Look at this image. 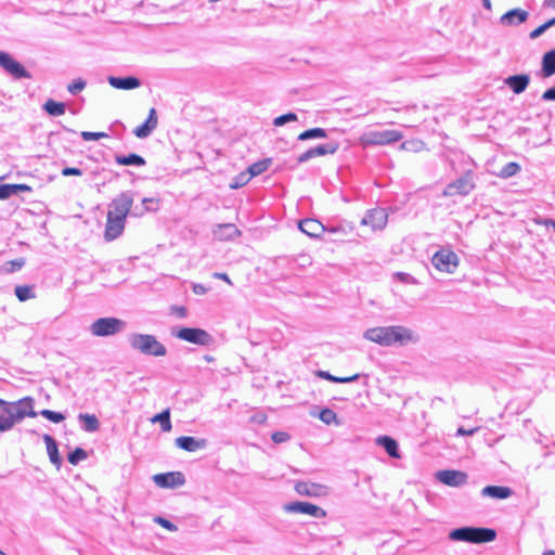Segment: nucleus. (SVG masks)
<instances>
[{
  "mask_svg": "<svg viewBox=\"0 0 555 555\" xmlns=\"http://www.w3.org/2000/svg\"><path fill=\"white\" fill-rule=\"evenodd\" d=\"M364 337L382 346H391L395 344L402 346L417 339L412 330L399 325L370 328L364 333Z\"/></svg>",
  "mask_w": 555,
  "mask_h": 555,
  "instance_id": "obj_1",
  "label": "nucleus"
},
{
  "mask_svg": "<svg viewBox=\"0 0 555 555\" xmlns=\"http://www.w3.org/2000/svg\"><path fill=\"white\" fill-rule=\"evenodd\" d=\"M26 416H36V412L33 410V399L24 398L16 402L0 399V433L10 430Z\"/></svg>",
  "mask_w": 555,
  "mask_h": 555,
  "instance_id": "obj_2",
  "label": "nucleus"
},
{
  "mask_svg": "<svg viewBox=\"0 0 555 555\" xmlns=\"http://www.w3.org/2000/svg\"><path fill=\"white\" fill-rule=\"evenodd\" d=\"M449 538L453 541L481 544L494 541L496 532L490 528L463 527L452 530Z\"/></svg>",
  "mask_w": 555,
  "mask_h": 555,
  "instance_id": "obj_3",
  "label": "nucleus"
},
{
  "mask_svg": "<svg viewBox=\"0 0 555 555\" xmlns=\"http://www.w3.org/2000/svg\"><path fill=\"white\" fill-rule=\"evenodd\" d=\"M131 346L145 354L163 357L166 354V348L155 336L149 334H138L131 338Z\"/></svg>",
  "mask_w": 555,
  "mask_h": 555,
  "instance_id": "obj_4",
  "label": "nucleus"
},
{
  "mask_svg": "<svg viewBox=\"0 0 555 555\" xmlns=\"http://www.w3.org/2000/svg\"><path fill=\"white\" fill-rule=\"evenodd\" d=\"M431 263L440 272L453 273L460 264V259L453 250L441 248L433 256Z\"/></svg>",
  "mask_w": 555,
  "mask_h": 555,
  "instance_id": "obj_5",
  "label": "nucleus"
},
{
  "mask_svg": "<svg viewBox=\"0 0 555 555\" xmlns=\"http://www.w3.org/2000/svg\"><path fill=\"white\" fill-rule=\"evenodd\" d=\"M124 324L125 323L117 318H100L91 324L90 331L94 336H109L120 332Z\"/></svg>",
  "mask_w": 555,
  "mask_h": 555,
  "instance_id": "obj_6",
  "label": "nucleus"
},
{
  "mask_svg": "<svg viewBox=\"0 0 555 555\" xmlns=\"http://www.w3.org/2000/svg\"><path fill=\"white\" fill-rule=\"evenodd\" d=\"M403 139L399 130L371 131L362 137V142L370 145H386Z\"/></svg>",
  "mask_w": 555,
  "mask_h": 555,
  "instance_id": "obj_7",
  "label": "nucleus"
},
{
  "mask_svg": "<svg viewBox=\"0 0 555 555\" xmlns=\"http://www.w3.org/2000/svg\"><path fill=\"white\" fill-rule=\"evenodd\" d=\"M473 171L467 170L462 177L448 184L443 196L467 195L474 188Z\"/></svg>",
  "mask_w": 555,
  "mask_h": 555,
  "instance_id": "obj_8",
  "label": "nucleus"
},
{
  "mask_svg": "<svg viewBox=\"0 0 555 555\" xmlns=\"http://www.w3.org/2000/svg\"><path fill=\"white\" fill-rule=\"evenodd\" d=\"M133 204V198L127 193H121L115 197L109 204L108 211L115 217H119L126 221Z\"/></svg>",
  "mask_w": 555,
  "mask_h": 555,
  "instance_id": "obj_9",
  "label": "nucleus"
},
{
  "mask_svg": "<svg viewBox=\"0 0 555 555\" xmlns=\"http://www.w3.org/2000/svg\"><path fill=\"white\" fill-rule=\"evenodd\" d=\"M176 337L196 345H208L211 341L210 335L202 328L183 327L179 330Z\"/></svg>",
  "mask_w": 555,
  "mask_h": 555,
  "instance_id": "obj_10",
  "label": "nucleus"
},
{
  "mask_svg": "<svg viewBox=\"0 0 555 555\" xmlns=\"http://www.w3.org/2000/svg\"><path fill=\"white\" fill-rule=\"evenodd\" d=\"M0 66L15 78L31 77L24 66L7 52H0Z\"/></svg>",
  "mask_w": 555,
  "mask_h": 555,
  "instance_id": "obj_11",
  "label": "nucleus"
},
{
  "mask_svg": "<svg viewBox=\"0 0 555 555\" xmlns=\"http://www.w3.org/2000/svg\"><path fill=\"white\" fill-rule=\"evenodd\" d=\"M294 488L299 495L304 496L319 498L328 493V488L325 485L311 481H298Z\"/></svg>",
  "mask_w": 555,
  "mask_h": 555,
  "instance_id": "obj_12",
  "label": "nucleus"
},
{
  "mask_svg": "<svg viewBox=\"0 0 555 555\" xmlns=\"http://www.w3.org/2000/svg\"><path fill=\"white\" fill-rule=\"evenodd\" d=\"M285 511L289 513L307 514L315 518H324L326 516L325 509L309 502H294L287 504Z\"/></svg>",
  "mask_w": 555,
  "mask_h": 555,
  "instance_id": "obj_13",
  "label": "nucleus"
},
{
  "mask_svg": "<svg viewBox=\"0 0 555 555\" xmlns=\"http://www.w3.org/2000/svg\"><path fill=\"white\" fill-rule=\"evenodd\" d=\"M153 481L159 488H177L184 485L185 478L180 472H170L154 475Z\"/></svg>",
  "mask_w": 555,
  "mask_h": 555,
  "instance_id": "obj_14",
  "label": "nucleus"
},
{
  "mask_svg": "<svg viewBox=\"0 0 555 555\" xmlns=\"http://www.w3.org/2000/svg\"><path fill=\"white\" fill-rule=\"evenodd\" d=\"M388 215L383 208L370 210L362 219V224L370 227L372 230H382L386 227Z\"/></svg>",
  "mask_w": 555,
  "mask_h": 555,
  "instance_id": "obj_15",
  "label": "nucleus"
},
{
  "mask_svg": "<svg viewBox=\"0 0 555 555\" xmlns=\"http://www.w3.org/2000/svg\"><path fill=\"white\" fill-rule=\"evenodd\" d=\"M436 476L440 482L450 487H459L467 481V474L461 470H440Z\"/></svg>",
  "mask_w": 555,
  "mask_h": 555,
  "instance_id": "obj_16",
  "label": "nucleus"
},
{
  "mask_svg": "<svg viewBox=\"0 0 555 555\" xmlns=\"http://www.w3.org/2000/svg\"><path fill=\"white\" fill-rule=\"evenodd\" d=\"M157 125H158L157 112L154 107H152L149 111L146 120L142 125L134 128L133 133L137 138L144 139V138L149 137L157 128Z\"/></svg>",
  "mask_w": 555,
  "mask_h": 555,
  "instance_id": "obj_17",
  "label": "nucleus"
},
{
  "mask_svg": "<svg viewBox=\"0 0 555 555\" xmlns=\"http://www.w3.org/2000/svg\"><path fill=\"white\" fill-rule=\"evenodd\" d=\"M126 221L107 212L104 236L107 241L117 238L125 229Z\"/></svg>",
  "mask_w": 555,
  "mask_h": 555,
  "instance_id": "obj_18",
  "label": "nucleus"
},
{
  "mask_svg": "<svg viewBox=\"0 0 555 555\" xmlns=\"http://www.w3.org/2000/svg\"><path fill=\"white\" fill-rule=\"evenodd\" d=\"M339 147V144L337 142L327 143L324 145H319L313 149H310L302 153L298 157V163L307 162L308 159H311L313 157L318 156H324L326 154H334Z\"/></svg>",
  "mask_w": 555,
  "mask_h": 555,
  "instance_id": "obj_19",
  "label": "nucleus"
},
{
  "mask_svg": "<svg viewBox=\"0 0 555 555\" xmlns=\"http://www.w3.org/2000/svg\"><path fill=\"white\" fill-rule=\"evenodd\" d=\"M298 227L310 237H319L325 231V227L317 219L301 220Z\"/></svg>",
  "mask_w": 555,
  "mask_h": 555,
  "instance_id": "obj_20",
  "label": "nucleus"
},
{
  "mask_svg": "<svg viewBox=\"0 0 555 555\" xmlns=\"http://www.w3.org/2000/svg\"><path fill=\"white\" fill-rule=\"evenodd\" d=\"M528 12L521 9H513L501 16V23L504 25H517L526 22Z\"/></svg>",
  "mask_w": 555,
  "mask_h": 555,
  "instance_id": "obj_21",
  "label": "nucleus"
},
{
  "mask_svg": "<svg viewBox=\"0 0 555 555\" xmlns=\"http://www.w3.org/2000/svg\"><path fill=\"white\" fill-rule=\"evenodd\" d=\"M176 444L188 452H194L206 447V440H196L193 437L182 436L176 439Z\"/></svg>",
  "mask_w": 555,
  "mask_h": 555,
  "instance_id": "obj_22",
  "label": "nucleus"
},
{
  "mask_svg": "<svg viewBox=\"0 0 555 555\" xmlns=\"http://www.w3.org/2000/svg\"><path fill=\"white\" fill-rule=\"evenodd\" d=\"M108 82L115 89L130 90L140 86V80L135 77H109Z\"/></svg>",
  "mask_w": 555,
  "mask_h": 555,
  "instance_id": "obj_23",
  "label": "nucleus"
},
{
  "mask_svg": "<svg viewBox=\"0 0 555 555\" xmlns=\"http://www.w3.org/2000/svg\"><path fill=\"white\" fill-rule=\"evenodd\" d=\"M481 494L483 496H489L492 499L503 500L507 499L513 494V491L508 487L502 486H487L481 490Z\"/></svg>",
  "mask_w": 555,
  "mask_h": 555,
  "instance_id": "obj_24",
  "label": "nucleus"
},
{
  "mask_svg": "<svg viewBox=\"0 0 555 555\" xmlns=\"http://www.w3.org/2000/svg\"><path fill=\"white\" fill-rule=\"evenodd\" d=\"M529 76L528 75H514L506 78V85L514 91V93L519 94L526 90L529 85Z\"/></svg>",
  "mask_w": 555,
  "mask_h": 555,
  "instance_id": "obj_25",
  "label": "nucleus"
},
{
  "mask_svg": "<svg viewBox=\"0 0 555 555\" xmlns=\"http://www.w3.org/2000/svg\"><path fill=\"white\" fill-rule=\"evenodd\" d=\"M43 440L46 442L47 452L50 457V461L56 466L59 469L62 464V459L59 454V449L55 440L48 434L43 436Z\"/></svg>",
  "mask_w": 555,
  "mask_h": 555,
  "instance_id": "obj_26",
  "label": "nucleus"
},
{
  "mask_svg": "<svg viewBox=\"0 0 555 555\" xmlns=\"http://www.w3.org/2000/svg\"><path fill=\"white\" fill-rule=\"evenodd\" d=\"M20 192H31V188L27 184H1L0 199H7Z\"/></svg>",
  "mask_w": 555,
  "mask_h": 555,
  "instance_id": "obj_27",
  "label": "nucleus"
},
{
  "mask_svg": "<svg viewBox=\"0 0 555 555\" xmlns=\"http://www.w3.org/2000/svg\"><path fill=\"white\" fill-rule=\"evenodd\" d=\"M376 443L384 447L389 456L400 459L401 455L398 451V443L393 438L389 436H379L376 439Z\"/></svg>",
  "mask_w": 555,
  "mask_h": 555,
  "instance_id": "obj_28",
  "label": "nucleus"
},
{
  "mask_svg": "<svg viewBox=\"0 0 555 555\" xmlns=\"http://www.w3.org/2000/svg\"><path fill=\"white\" fill-rule=\"evenodd\" d=\"M542 74L544 77H550L555 74V49L543 55Z\"/></svg>",
  "mask_w": 555,
  "mask_h": 555,
  "instance_id": "obj_29",
  "label": "nucleus"
},
{
  "mask_svg": "<svg viewBox=\"0 0 555 555\" xmlns=\"http://www.w3.org/2000/svg\"><path fill=\"white\" fill-rule=\"evenodd\" d=\"M271 164H272L271 158H263L261 160H258V162L251 164L247 168V172L250 176V179L267 171L269 169V167L271 166Z\"/></svg>",
  "mask_w": 555,
  "mask_h": 555,
  "instance_id": "obj_30",
  "label": "nucleus"
},
{
  "mask_svg": "<svg viewBox=\"0 0 555 555\" xmlns=\"http://www.w3.org/2000/svg\"><path fill=\"white\" fill-rule=\"evenodd\" d=\"M116 163L121 166H143L145 165V159L137 154H129L127 156L125 155H118L115 158Z\"/></svg>",
  "mask_w": 555,
  "mask_h": 555,
  "instance_id": "obj_31",
  "label": "nucleus"
},
{
  "mask_svg": "<svg viewBox=\"0 0 555 555\" xmlns=\"http://www.w3.org/2000/svg\"><path fill=\"white\" fill-rule=\"evenodd\" d=\"M216 235L218 236L219 240L231 238L234 236H238L240 230L234 224L231 223L220 224L218 225Z\"/></svg>",
  "mask_w": 555,
  "mask_h": 555,
  "instance_id": "obj_32",
  "label": "nucleus"
},
{
  "mask_svg": "<svg viewBox=\"0 0 555 555\" xmlns=\"http://www.w3.org/2000/svg\"><path fill=\"white\" fill-rule=\"evenodd\" d=\"M43 108L50 116H62L65 114L66 107L63 102H56L52 99H49L44 103Z\"/></svg>",
  "mask_w": 555,
  "mask_h": 555,
  "instance_id": "obj_33",
  "label": "nucleus"
},
{
  "mask_svg": "<svg viewBox=\"0 0 555 555\" xmlns=\"http://www.w3.org/2000/svg\"><path fill=\"white\" fill-rule=\"evenodd\" d=\"M152 423H159L162 426L163 431H170L171 430V422H170V409H166L163 412L154 415L151 418Z\"/></svg>",
  "mask_w": 555,
  "mask_h": 555,
  "instance_id": "obj_34",
  "label": "nucleus"
},
{
  "mask_svg": "<svg viewBox=\"0 0 555 555\" xmlns=\"http://www.w3.org/2000/svg\"><path fill=\"white\" fill-rule=\"evenodd\" d=\"M317 375L323 379H326V380H330L333 383H341V384L354 382L359 378V374H353L351 376H346V377H337V376H334L325 371H319L317 373Z\"/></svg>",
  "mask_w": 555,
  "mask_h": 555,
  "instance_id": "obj_35",
  "label": "nucleus"
},
{
  "mask_svg": "<svg viewBox=\"0 0 555 555\" xmlns=\"http://www.w3.org/2000/svg\"><path fill=\"white\" fill-rule=\"evenodd\" d=\"M14 293L20 301H26L28 299L35 298L33 286L29 285H17L14 289Z\"/></svg>",
  "mask_w": 555,
  "mask_h": 555,
  "instance_id": "obj_36",
  "label": "nucleus"
},
{
  "mask_svg": "<svg viewBox=\"0 0 555 555\" xmlns=\"http://www.w3.org/2000/svg\"><path fill=\"white\" fill-rule=\"evenodd\" d=\"M80 421L83 423L87 431H96L99 429V421L95 415L92 414H80Z\"/></svg>",
  "mask_w": 555,
  "mask_h": 555,
  "instance_id": "obj_37",
  "label": "nucleus"
},
{
  "mask_svg": "<svg viewBox=\"0 0 555 555\" xmlns=\"http://www.w3.org/2000/svg\"><path fill=\"white\" fill-rule=\"evenodd\" d=\"M325 137H326V132H325L324 129H322V128H312V129H309V130H306V131L299 133L298 140L305 141V140H308V139L325 138Z\"/></svg>",
  "mask_w": 555,
  "mask_h": 555,
  "instance_id": "obj_38",
  "label": "nucleus"
},
{
  "mask_svg": "<svg viewBox=\"0 0 555 555\" xmlns=\"http://www.w3.org/2000/svg\"><path fill=\"white\" fill-rule=\"evenodd\" d=\"M519 170H520V166L517 163H515V162H511V163H507L502 168V170L499 173V177H501V178H509L512 176H515Z\"/></svg>",
  "mask_w": 555,
  "mask_h": 555,
  "instance_id": "obj_39",
  "label": "nucleus"
},
{
  "mask_svg": "<svg viewBox=\"0 0 555 555\" xmlns=\"http://www.w3.org/2000/svg\"><path fill=\"white\" fill-rule=\"evenodd\" d=\"M423 147H424V142L421 140H416V139L404 141L400 145L401 150L411 151V152H418V151L423 150Z\"/></svg>",
  "mask_w": 555,
  "mask_h": 555,
  "instance_id": "obj_40",
  "label": "nucleus"
},
{
  "mask_svg": "<svg viewBox=\"0 0 555 555\" xmlns=\"http://www.w3.org/2000/svg\"><path fill=\"white\" fill-rule=\"evenodd\" d=\"M249 180H250V176L248 175L247 171L241 172L233 179L232 183H230V189H232V190L240 189V188L246 185L249 182Z\"/></svg>",
  "mask_w": 555,
  "mask_h": 555,
  "instance_id": "obj_41",
  "label": "nucleus"
},
{
  "mask_svg": "<svg viewBox=\"0 0 555 555\" xmlns=\"http://www.w3.org/2000/svg\"><path fill=\"white\" fill-rule=\"evenodd\" d=\"M24 264H25V259L24 258H18V259L10 260V261L5 262L3 271L5 273H13V272L18 271L20 269H22Z\"/></svg>",
  "mask_w": 555,
  "mask_h": 555,
  "instance_id": "obj_42",
  "label": "nucleus"
},
{
  "mask_svg": "<svg viewBox=\"0 0 555 555\" xmlns=\"http://www.w3.org/2000/svg\"><path fill=\"white\" fill-rule=\"evenodd\" d=\"M87 459V452L82 448H76L69 455L68 462L72 465H77L80 461Z\"/></svg>",
  "mask_w": 555,
  "mask_h": 555,
  "instance_id": "obj_43",
  "label": "nucleus"
},
{
  "mask_svg": "<svg viewBox=\"0 0 555 555\" xmlns=\"http://www.w3.org/2000/svg\"><path fill=\"white\" fill-rule=\"evenodd\" d=\"M40 414H41L44 418H47V420H49V421H51V422H53V423H60V422H62V421H64V420H65V416H64L62 413H60V412H54V411H51V410H42V411L40 412Z\"/></svg>",
  "mask_w": 555,
  "mask_h": 555,
  "instance_id": "obj_44",
  "label": "nucleus"
},
{
  "mask_svg": "<svg viewBox=\"0 0 555 555\" xmlns=\"http://www.w3.org/2000/svg\"><path fill=\"white\" fill-rule=\"evenodd\" d=\"M296 120H297V115L295 113H287V114H284V115H281V116L276 117L273 120V125L275 127H280V126H283L286 122L296 121Z\"/></svg>",
  "mask_w": 555,
  "mask_h": 555,
  "instance_id": "obj_45",
  "label": "nucleus"
},
{
  "mask_svg": "<svg viewBox=\"0 0 555 555\" xmlns=\"http://www.w3.org/2000/svg\"><path fill=\"white\" fill-rule=\"evenodd\" d=\"M81 138L85 141H95V140L108 138V134L106 132L82 131Z\"/></svg>",
  "mask_w": 555,
  "mask_h": 555,
  "instance_id": "obj_46",
  "label": "nucleus"
},
{
  "mask_svg": "<svg viewBox=\"0 0 555 555\" xmlns=\"http://www.w3.org/2000/svg\"><path fill=\"white\" fill-rule=\"evenodd\" d=\"M86 88V81L83 79H76L73 82H70L67 87L68 92L72 94H76L80 91H82Z\"/></svg>",
  "mask_w": 555,
  "mask_h": 555,
  "instance_id": "obj_47",
  "label": "nucleus"
},
{
  "mask_svg": "<svg viewBox=\"0 0 555 555\" xmlns=\"http://www.w3.org/2000/svg\"><path fill=\"white\" fill-rule=\"evenodd\" d=\"M271 439L274 443H283L291 439V436L285 431H275L272 434Z\"/></svg>",
  "mask_w": 555,
  "mask_h": 555,
  "instance_id": "obj_48",
  "label": "nucleus"
},
{
  "mask_svg": "<svg viewBox=\"0 0 555 555\" xmlns=\"http://www.w3.org/2000/svg\"><path fill=\"white\" fill-rule=\"evenodd\" d=\"M320 418L326 423V424H331L333 421H335L336 418V414L331 410V409H324L321 413H320Z\"/></svg>",
  "mask_w": 555,
  "mask_h": 555,
  "instance_id": "obj_49",
  "label": "nucleus"
},
{
  "mask_svg": "<svg viewBox=\"0 0 555 555\" xmlns=\"http://www.w3.org/2000/svg\"><path fill=\"white\" fill-rule=\"evenodd\" d=\"M155 522H157L158 525H160L163 528L169 530V531H177V526L173 525L172 522H170L168 519L166 518H163V517H156L154 519Z\"/></svg>",
  "mask_w": 555,
  "mask_h": 555,
  "instance_id": "obj_50",
  "label": "nucleus"
},
{
  "mask_svg": "<svg viewBox=\"0 0 555 555\" xmlns=\"http://www.w3.org/2000/svg\"><path fill=\"white\" fill-rule=\"evenodd\" d=\"M170 312L177 315L178 318L183 319L188 314V309L184 306H171Z\"/></svg>",
  "mask_w": 555,
  "mask_h": 555,
  "instance_id": "obj_51",
  "label": "nucleus"
},
{
  "mask_svg": "<svg viewBox=\"0 0 555 555\" xmlns=\"http://www.w3.org/2000/svg\"><path fill=\"white\" fill-rule=\"evenodd\" d=\"M62 175L67 177V176H81L82 172L79 168H75V167H66L62 170Z\"/></svg>",
  "mask_w": 555,
  "mask_h": 555,
  "instance_id": "obj_52",
  "label": "nucleus"
},
{
  "mask_svg": "<svg viewBox=\"0 0 555 555\" xmlns=\"http://www.w3.org/2000/svg\"><path fill=\"white\" fill-rule=\"evenodd\" d=\"M267 414L264 413H258L250 417V422L257 423V424H264L267 422Z\"/></svg>",
  "mask_w": 555,
  "mask_h": 555,
  "instance_id": "obj_53",
  "label": "nucleus"
},
{
  "mask_svg": "<svg viewBox=\"0 0 555 555\" xmlns=\"http://www.w3.org/2000/svg\"><path fill=\"white\" fill-rule=\"evenodd\" d=\"M546 30V27L544 26V24L540 25L539 27H537L535 29H533L531 33H530V38L531 39H535L538 38L539 36H541L544 31Z\"/></svg>",
  "mask_w": 555,
  "mask_h": 555,
  "instance_id": "obj_54",
  "label": "nucleus"
},
{
  "mask_svg": "<svg viewBox=\"0 0 555 555\" xmlns=\"http://www.w3.org/2000/svg\"><path fill=\"white\" fill-rule=\"evenodd\" d=\"M542 99L544 101H555V87L547 89L543 94Z\"/></svg>",
  "mask_w": 555,
  "mask_h": 555,
  "instance_id": "obj_55",
  "label": "nucleus"
},
{
  "mask_svg": "<svg viewBox=\"0 0 555 555\" xmlns=\"http://www.w3.org/2000/svg\"><path fill=\"white\" fill-rule=\"evenodd\" d=\"M477 430H478V428H477V427H475V428H470V429H464L463 427H460V428L457 429V435H460V436H472V435H474Z\"/></svg>",
  "mask_w": 555,
  "mask_h": 555,
  "instance_id": "obj_56",
  "label": "nucleus"
},
{
  "mask_svg": "<svg viewBox=\"0 0 555 555\" xmlns=\"http://www.w3.org/2000/svg\"><path fill=\"white\" fill-rule=\"evenodd\" d=\"M193 292L196 294V295H204L206 292H207V287H205L204 285L202 284H194L193 285Z\"/></svg>",
  "mask_w": 555,
  "mask_h": 555,
  "instance_id": "obj_57",
  "label": "nucleus"
},
{
  "mask_svg": "<svg viewBox=\"0 0 555 555\" xmlns=\"http://www.w3.org/2000/svg\"><path fill=\"white\" fill-rule=\"evenodd\" d=\"M535 223L538 224H544V225H552L554 229H555V222L552 220V219H545L543 221H540V220H534Z\"/></svg>",
  "mask_w": 555,
  "mask_h": 555,
  "instance_id": "obj_58",
  "label": "nucleus"
},
{
  "mask_svg": "<svg viewBox=\"0 0 555 555\" xmlns=\"http://www.w3.org/2000/svg\"><path fill=\"white\" fill-rule=\"evenodd\" d=\"M214 278H216V279H220V280H223V281H225L228 284H231V280L229 279V276H228L225 273H215V274H214Z\"/></svg>",
  "mask_w": 555,
  "mask_h": 555,
  "instance_id": "obj_59",
  "label": "nucleus"
},
{
  "mask_svg": "<svg viewBox=\"0 0 555 555\" xmlns=\"http://www.w3.org/2000/svg\"><path fill=\"white\" fill-rule=\"evenodd\" d=\"M396 276L399 280L403 281V282H408L409 281V274H406V273L399 272V273L396 274Z\"/></svg>",
  "mask_w": 555,
  "mask_h": 555,
  "instance_id": "obj_60",
  "label": "nucleus"
},
{
  "mask_svg": "<svg viewBox=\"0 0 555 555\" xmlns=\"http://www.w3.org/2000/svg\"><path fill=\"white\" fill-rule=\"evenodd\" d=\"M554 25H555V17H553L544 23V26L546 27V29H548L550 27H552Z\"/></svg>",
  "mask_w": 555,
  "mask_h": 555,
  "instance_id": "obj_61",
  "label": "nucleus"
},
{
  "mask_svg": "<svg viewBox=\"0 0 555 555\" xmlns=\"http://www.w3.org/2000/svg\"><path fill=\"white\" fill-rule=\"evenodd\" d=\"M482 3H483V7H485L487 10H491V9H492V4H491V1H490V0H482Z\"/></svg>",
  "mask_w": 555,
  "mask_h": 555,
  "instance_id": "obj_62",
  "label": "nucleus"
},
{
  "mask_svg": "<svg viewBox=\"0 0 555 555\" xmlns=\"http://www.w3.org/2000/svg\"><path fill=\"white\" fill-rule=\"evenodd\" d=\"M546 4L555 9V0H546Z\"/></svg>",
  "mask_w": 555,
  "mask_h": 555,
  "instance_id": "obj_63",
  "label": "nucleus"
},
{
  "mask_svg": "<svg viewBox=\"0 0 555 555\" xmlns=\"http://www.w3.org/2000/svg\"><path fill=\"white\" fill-rule=\"evenodd\" d=\"M543 555H555V551H548V552L544 553Z\"/></svg>",
  "mask_w": 555,
  "mask_h": 555,
  "instance_id": "obj_64",
  "label": "nucleus"
}]
</instances>
